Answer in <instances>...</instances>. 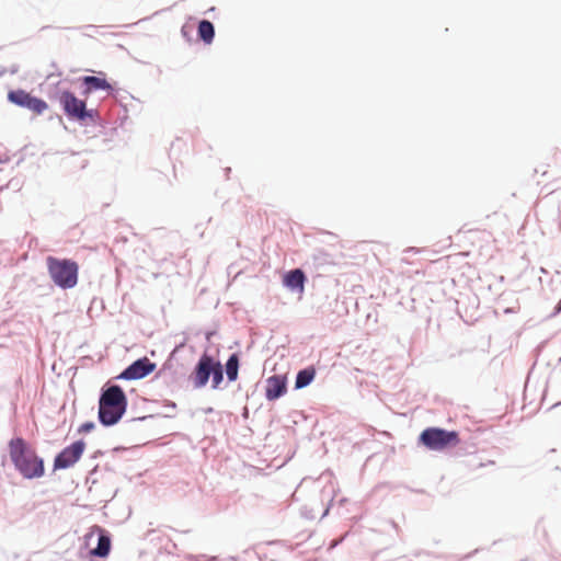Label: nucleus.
<instances>
[{"mask_svg":"<svg viewBox=\"0 0 561 561\" xmlns=\"http://www.w3.org/2000/svg\"><path fill=\"white\" fill-rule=\"evenodd\" d=\"M184 345H185V343H184V342H182V343H180L179 345H176V346L172 350V352L170 353V355H169V357H168L167 362L163 364L162 369H165V368L168 367L169 362H171V360H172V358L175 356V354H176V353H178V352H179V351H180Z\"/></svg>","mask_w":561,"mask_h":561,"instance_id":"obj_22","label":"nucleus"},{"mask_svg":"<svg viewBox=\"0 0 561 561\" xmlns=\"http://www.w3.org/2000/svg\"><path fill=\"white\" fill-rule=\"evenodd\" d=\"M123 113H118L115 117V122L112 124L113 115L108 114V116L105 118L110 122L108 125H106V128H110L112 131H116L117 127H124L126 122L128 121V107H122Z\"/></svg>","mask_w":561,"mask_h":561,"instance_id":"obj_16","label":"nucleus"},{"mask_svg":"<svg viewBox=\"0 0 561 561\" xmlns=\"http://www.w3.org/2000/svg\"><path fill=\"white\" fill-rule=\"evenodd\" d=\"M8 161H9V159H8V158L2 159V158L0 157V164H1V163H4V162H8Z\"/></svg>","mask_w":561,"mask_h":561,"instance_id":"obj_34","label":"nucleus"},{"mask_svg":"<svg viewBox=\"0 0 561 561\" xmlns=\"http://www.w3.org/2000/svg\"><path fill=\"white\" fill-rule=\"evenodd\" d=\"M98 471V466H95L90 472L88 479H92V476Z\"/></svg>","mask_w":561,"mask_h":561,"instance_id":"obj_31","label":"nucleus"},{"mask_svg":"<svg viewBox=\"0 0 561 561\" xmlns=\"http://www.w3.org/2000/svg\"><path fill=\"white\" fill-rule=\"evenodd\" d=\"M96 537V546L89 550L91 560L94 558H106L112 548L111 534L100 526H94L90 533L84 536L85 545L89 546L91 540Z\"/></svg>","mask_w":561,"mask_h":561,"instance_id":"obj_8","label":"nucleus"},{"mask_svg":"<svg viewBox=\"0 0 561 561\" xmlns=\"http://www.w3.org/2000/svg\"><path fill=\"white\" fill-rule=\"evenodd\" d=\"M46 266L55 286L64 290L72 289L77 286L79 264L75 260L48 255L46 257Z\"/></svg>","mask_w":561,"mask_h":561,"instance_id":"obj_3","label":"nucleus"},{"mask_svg":"<svg viewBox=\"0 0 561 561\" xmlns=\"http://www.w3.org/2000/svg\"><path fill=\"white\" fill-rule=\"evenodd\" d=\"M302 515L306 518L312 519L314 518V515L311 513V511H308L307 507L302 508Z\"/></svg>","mask_w":561,"mask_h":561,"instance_id":"obj_26","label":"nucleus"},{"mask_svg":"<svg viewBox=\"0 0 561 561\" xmlns=\"http://www.w3.org/2000/svg\"><path fill=\"white\" fill-rule=\"evenodd\" d=\"M218 359L205 351L196 362L191 375L190 380L195 389H202L208 383L213 370L217 367Z\"/></svg>","mask_w":561,"mask_h":561,"instance_id":"obj_5","label":"nucleus"},{"mask_svg":"<svg viewBox=\"0 0 561 561\" xmlns=\"http://www.w3.org/2000/svg\"><path fill=\"white\" fill-rule=\"evenodd\" d=\"M197 33L202 41L206 44H210L215 36L214 25L209 21L203 20L198 24Z\"/></svg>","mask_w":561,"mask_h":561,"instance_id":"obj_15","label":"nucleus"},{"mask_svg":"<svg viewBox=\"0 0 561 561\" xmlns=\"http://www.w3.org/2000/svg\"><path fill=\"white\" fill-rule=\"evenodd\" d=\"M103 455H104V453H103L102 450H96V451L92 455V458L96 459V458H99V457H101V456H103Z\"/></svg>","mask_w":561,"mask_h":561,"instance_id":"obj_29","label":"nucleus"},{"mask_svg":"<svg viewBox=\"0 0 561 561\" xmlns=\"http://www.w3.org/2000/svg\"><path fill=\"white\" fill-rule=\"evenodd\" d=\"M154 415L153 414H150V415H144V416H139V417H134L130 420V422H141V421H145L147 419H153Z\"/></svg>","mask_w":561,"mask_h":561,"instance_id":"obj_24","label":"nucleus"},{"mask_svg":"<svg viewBox=\"0 0 561 561\" xmlns=\"http://www.w3.org/2000/svg\"><path fill=\"white\" fill-rule=\"evenodd\" d=\"M224 375H225L224 365L220 363V360H218L217 367H215V369L213 370V374L210 376L213 389H215V390L220 389V385L224 381Z\"/></svg>","mask_w":561,"mask_h":561,"instance_id":"obj_17","label":"nucleus"},{"mask_svg":"<svg viewBox=\"0 0 561 561\" xmlns=\"http://www.w3.org/2000/svg\"><path fill=\"white\" fill-rule=\"evenodd\" d=\"M8 99L16 105H46L43 101L32 98L24 90L10 91Z\"/></svg>","mask_w":561,"mask_h":561,"instance_id":"obj_14","label":"nucleus"},{"mask_svg":"<svg viewBox=\"0 0 561 561\" xmlns=\"http://www.w3.org/2000/svg\"><path fill=\"white\" fill-rule=\"evenodd\" d=\"M157 365L151 362L148 357L144 356L137 358L126 368H124L119 375L115 377L118 380H139L149 376L154 371Z\"/></svg>","mask_w":561,"mask_h":561,"instance_id":"obj_9","label":"nucleus"},{"mask_svg":"<svg viewBox=\"0 0 561 561\" xmlns=\"http://www.w3.org/2000/svg\"><path fill=\"white\" fill-rule=\"evenodd\" d=\"M162 407L164 409V413L162 414V416H164V417H174L175 416L176 403L174 401L164 400Z\"/></svg>","mask_w":561,"mask_h":561,"instance_id":"obj_19","label":"nucleus"},{"mask_svg":"<svg viewBox=\"0 0 561 561\" xmlns=\"http://www.w3.org/2000/svg\"><path fill=\"white\" fill-rule=\"evenodd\" d=\"M65 116L72 122H78L82 126L100 125L106 128L110 122L103 118L96 108L91 107H62Z\"/></svg>","mask_w":561,"mask_h":561,"instance_id":"obj_7","label":"nucleus"},{"mask_svg":"<svg viewBox=\"0 0 561 561\" xmlns=\"http://www.w3.org/2000/svg\"><path fill=\"white\" fill-rule=\"evenodd\" d=\"M561 312V300L554 306L553 312L551 313V317H554Z\"/></svg>","mask_w":561,"mask_h":561,"instance_id":"obj_27","label":"nucleus"},{"mask_svg":"<svg viewBox=\"0 0 561 561\" xmlns=\"http://www.w3.org/2000/svg\"><path fill=\"white\" fill-rule=\"evenodd\" d=\"M128 407V399L119 385L105 382L101 388L98 402V421L104 427L121 422Z\"/></svg>","mask_w":561,"mask_h":561,"instance_id":"obj_2","label":"nucleus"},{"mask_svg":"<svg viewBox=\"0 0 561 561\" xmlns=\"http://www.w3.org/2000/svg\"><path fill=\"white\" fill-rule=\"evenodd\" d=\"M228 382H233L238 379L239 373H234L232 370H225Z\"/></svg>","mask_w":561,"mask_h":561,"instance_id":"obj_23","label":"nucleus"},{"mask_svg":"<svg viewBox=\"0 0 561 561\" xmlns=\"http://www.w3.org/2000/svg\"><path fill=\"white\" fill-rule=\"evenodd\" d=\"M316 375L317 370L312 365L299 369L296 374L294 389L300 390L310 386L313 382Z\"/></svg>","mask_w":561,"mask_h":561,"instance_id":"obj_13","label":"nucleus"},{"mask_svg":"<svg viewBox=\"0 0 561 561\" xmlns=\"http://www.w3.org/2000/svg\"><path fill=\"white\" fill-rule=\"evenodd\" d=\"M83 93L88 94L98 90H104L108 93L113 92V87L105 78L87 76L81 79Z\"/></svg>","mask_w":561,"mask_h":561,"instance_id":"obj_12","label":"nucleus"},{"mask_svg":"<svg viewBox=\"0 0 561 561\" xmlns=\"http://www.w3.org/2000/svg\"><path fill=\"white\" fill-rule=\"evenodd\" d=\"M10 460L24 480H37L45 476V459L23 436H13L8 442Z\"/></svg>","mask_w":561,"mask_h":561,"instance_id":"obj_1","label":"nucleus"},{"mask_svg":"<svg viewBox=\"0 0 561 561\" xmlns=\"http://www.w3.org/2000/svg\"><path fill=\"white\" fill-rule=\"evenodd\" d=\"M417 442L428 450H444L455 447L460 443L457 431H448L442 427H426L419 435Z\"/></svg>","mask_w":561,"mask_h":561,"instance_id":"obj_4","label":"nucleus"},{"mask_svg":"<svg viewBox=\"0 0 561 561\" xmlns=\"http://www.w3.org/2000/svg\"><path fill=\"white\" fill-rule=\"evenodd\" d=\"M287 392V377L283 374H274L266 379L265 398L267 401H276Z\"/></svg>","mask_w":561,"mask_h":561,"instance_id":"obj_10","label":"nucleus"},{"mask_svg":"<svg viewBox=\"0 0 561 561\" xmlns=\"http://www.w3.org/2000/svg\"><path fill=\"white\" fill-rule=\"evenodd\" d=\"M203 412H204L205 414H210V413H213V412H214V409H213L211 407L204 408V409H203Z\"/></svg>","mask_w":561,"mask_h":561,"instance_id":"obj_30","label":"nucleus"},{"mask_svg":"<svg viewBox=\"0 0 561 561\" xmlns=\"http://www.w3.org/2000/svg\"><path fill=\"white\" fill-rule=\"evenodd\" d=\"M126 448L125 447H122V446H117V447H114L111 453L112 454H116V453H121V451H125Z\"/></svg>","mask_w":561,"mask_h":561,"instance_id":"obj_28","label":"nucleus"},{"mask_svg":"<svg viewBox=\"0 0 561 561\" xmlns=\"http://www.w3.org/2000/svg\"><path fill=\"white\" fill-rule=\"evenodd\" d=\"M329 511H330V504L324 508V511L321 515V518L325 517L329 514Z\"/></svg>","mask_w":561,"mask_h":561,"instance_id":"obj_32","label":"nucleus"},{"mask_svg":"<svg viewBox=\"0 0 561 561\" xmlns=\"http://www.w3.org/2000/svg\"><path fill=\"white\" fill-rule=\"evenodd\" d=\"M307 283L306 273L301 268H293L283 275V285L295 294H302Z\"/></svg>","mask_w":561,"mask_h":561,"instance_id":"obj_11","label":"nucleus"},{"mask_svg":"<svg viewBox=\"0 0 561 561\" xmlns=\"http://www.w3.org/2000/svg\"><path fill=\"white\" fill-rule=\"evenodd\" d=\"M64 105H85L84 102H78V100L71 93L64 94Z\"/></svg>","mask_w":561,"mask_h":561,"instance_id":"obj_21","label":"nucleus"},{"mask_svg":"<svg viewBox=\"0 0 561 561\" xmlns=\"http://www.w3.org/2000/svg\"><path fill=\"white\" fill-rule=\"evenodd\" d=\"M28 110H32L36 115H41L46 111L48 107H27Z\"/></svg>","mask_w":561,"mask_h":561,"instance_id":"obj_25","label":"nucleus"},{"mask_svg":"<svg viewBox=\"0 0 561 561\" xmlns=\"http://www.w3.org/2000/svg\"><path fill=\"white\" fill-rule=\"evenodd\" d=\"M231 172V168H226L225 169V174H226V179L229 178V173Z\"/></svg>","mask_w":561,"mask_h":561,"instance_id":"obj_33","label":"nucleus"},{"mask_svg":"<svg viewBox=\"0 0 561 561\" xmlns=\"http://www.w3.org/2000/svg\"><path fill=\"white\" fill-rule=\"evenodd\" d=\"M85 450V442L81 438L62 448L56 454L53 462V471L66 470L73 467Z\"/></svg>","mask_w":561,"mask_h":561,"instance_id":"obj_6","label":"nucleus"},{"mask_svg":"<svg viewBox=\"0 0 561 561\" xmlns=\"http://www.w3.org/2000/svg\"><path fill=\"white\" fill-rule=\"evenodd\" d=\"M239 367H240L239 353L230 354L226 364L224 365V370H232L234 373H239Z\"/></svg>","mask_w":561,"mask_h":561,"instance_id":"obj_18","label":"nucleus"},{"mask_svg":"<svg viewBox=\"0 0 561 561\" xmlns=\"http://www.w3.org/2000/svg\"><path fill=\"white\" fill-rule=\"evenodd\" d=\"M105 469H106V470H112V468H110V466H108V465H105Z\"/></svg>","mask_w":561,"mask_h":561,"instance_id":"obj_35","label":"nucleus"},{"mask_svg":"<svg viewBox=\"0 0 561 561\" xmlns=\"http://www.w3.org/2000/svg\"><path fill=\"white\" fill-rule=\"evenodd\" d=\"M94 428H95V423L93 421H87L79 426L78 433L79 434H88V433H91Z\"/></svg>","mask_w":561,"mask_h":561,"instance_id":"obj_20","label":"nucleus"}]
</instances>
